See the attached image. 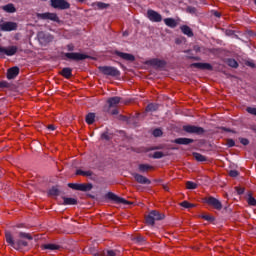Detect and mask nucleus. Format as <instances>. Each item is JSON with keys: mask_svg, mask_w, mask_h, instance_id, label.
<instances>
[{"mask_svg": "<svg viewBox=\"0 0 256 256\" xmlns=\"http://www.w3.org/2000/svg\"><path fill=\"white\" fill-rule=\"evenodd\" d=\"M5 239L6 243L10 245V247H13V249H16V251H21L23 247H28L29 242L28 241H33V236H31L30 233H25V232H19L18 233V238H13V234H11L10 231L5 232ZM27 239V240H25Z\"/></svg>", "mask_w": 256, "mask_h": 256, "instance_id": "1", "label": "nucleus"}, {"mask_svg": "<svg viewBox=\"0 0 256 256\" xmlns=\"http://www.w3.org/2000/svg\"><path fill=\"white\" fill-rule=\"evenodd\" d=\"M165 219V214H161L159 211L152 210L149 215L146 216L147 225H155V221H161Z\"/></svg>", "mask_w": 256, "mask_h": 256, "instance_id": "2", "label": "nucleus"}, {"mask_svg": "<svg viewBox=\"0 0 256 256\" xmlns=\"http://www.w3.org/2000/svg\"><path fill=\"white\" fill-rule=\"evenodd\" d=\"M98 70L102 75H107L109 77H119V75H121V72L113 66H99Z\"/></svg>", "mask_w": 256, "mask_h": 256, "instance_id": "3", "label": "nucleus"}, {"mask_svg": "<svg viewBox=\"0 0 256 256\" xmlns=\"http://www.w3.org/2000/svg\"><path fill=\"white\" fill-rule=\"evenodd\" d=\"M203 203L210 205V207H213L217 211H221V209H223V204L221 201L213 196L203 198Z\"/></svg>", "mask_w": 256, "mask_h": 256, "instance_id": "4", "label": "nucleus"}, {"mask_svg": "<svg viewBox=\"0 0 256 256\" xmlns=\"http://www.w3.org/2000/svg\"><path fill=\"white\" fill-rule=\"evenodd\" d=\"M37 19H42L43 21H55L56 23H61L59 16L55 13L45 12V13H36Z\"/></svg>", "mask_w": 256, "mask_h": 256, "instance_id": "5", "label": "nucleus"}, {"mask_svg": "<svg viewBox=\"0 0 256 256\" xmlns=\"http://www.w3.org/2000/svg\"><path fill=\"white\" fill-rule=\"evenodd\" d=\"M68 187L70 189H73L74 191H91L93 189V184L92 183H82V184H77V183H69Z\"/></svg>", "mask_w": 256, "mask_h": 256, "instance_id": "6", "label": "nucleus"}, {"mask_svg": "<svg viewBox=\"0 0 256 256\" xmlns=\"http://www.w3.org/2000/svg\"><path fill=\"white\" fill-rule=\"evenodd\" d=\"M50 3L53 9H60L61 11L71 8V4L67 0H50Z\"/></svg>", "mask_w": 256, "mask_h": 256, "instance_id": "7", "label": "nucleus"}, {"mask_svg": "<svg viewBox=\"0 0 256 256\" xmlns=\"http://www.w3.org/2000/svg\"><path fill=\"white\" fill-rule=\"evenodd\" d=\"M19 51V48L17 46H9L8 48L0 46V59H3L4 55H7L8 57H13Z\"/></svg>", "mask_w": 256, "mask_h": 256, "instance_id": "8", "label": "nucleus"}, {"mask_svg": "<svg viewBox=\"0 0 256 256\" xmlns=\"http://www.w3.org/2000/svg\"><path fill=\"white\" fill-rule=\"evenodd\" d=\"M183 131L194 135H203V133H205V129L203 127L195 125H185L183 126Z\"/></svg>", "mask_w": 256, "mask_h": 256, "instance_id": "9", "label": "nucleus"}, {"mask_svg": "<svg viewBox=\"0 0 256 256\" xmlns=\"http://www.w3.org/2000/svg\"><path fill=\"white\" fill-rule=\"evenodd\" d=\"M64 56L66 57V59H69L70 61H85V59H89L90 57L89 55L77 52L65 53Z\"/></svg>", "mask_w": 256, "mask_h": 256, "instance_id": "10", "label": "nucleus"}, {"mask_svg": "<svg viewBox=\"0 0 256 256\" xmlns=\"http://www.w3.org/2000/svg\"><path fill=\"white\" fill-rule=\"evenodd\" d=\"M106 197L107 199H110V201H115V203H122L123 205H133V202L127 201L126 199L117 196L113 192H108L106 194Z\"/></svg>", "mask_w": 256, "mask_h": 256, "instance_id": "11", "label": "nucleus"}, {"mask_svg": "<svg viewBox=\"0 0 256 256\" xmlns=\"http://www.w3.org/2000/svg\"><path fill=\"white\" fill-rule=\"evenodd\" d=\"M147 17L153 23H161L163 21V16H161V14H159L155 10H148L147 11Z\"/></svg>", "mask_w": 256, "mask_h": 256, "instance_id": "12", "label": "nucleus"}, {"mask_svg": "<svg viewBox=\"0 0 256 256\" xmlns=\"http://www.w3.org/2000/svg\"><path fill=\"white\" fill-rule=\"evenodd\" d=\"M146 65H151V67H154L155 69H163L165 65H167V62L164 60H160L158 58L150 59L146 62Z\"/></svg>", "mask_w": 256, "mask_h": 256, "instance_id": "13", "label": "nucleus"}, {"mask_svg": "<svg viewBox=\"0 0 256 256\" xmlns=\"http://www.w3.org/2000/svg\"><path fill=\"white\" fill-rule=\"evenodd\" d=\"M53 35L45 32L38 33V40L42 45H47L53 41Z\"/></svg>", "mask_w": 256, "mask_h": 256, "instance_id": "14", "label": "nucleus"}, {"mask_svg": "<svg viewBox=\"0 0 256 256\" xmlns=\"http://www.w3.org/2000/svg\"><path fill=\"white\" fill-rule=\"evenodd\" d=\"M132 177H134L135 181L140 185H151V180L139 173H132Z\"/></svg>", "mask_w": 256, "mask_h": 256, "instance_id": "15", "label": "nucleus"}, {"mask_svg": "<svg viewBox=\"0 0 256 256\" xmlns=\"http://www.w3.org/2000/svg\"><path fill=\"white\" fill-rule=\"evenodd\" d=\"M114 55H117V57H120V59H123L124 61H129L130 63H133L135 61V56L133 54L120 52L119 50L114 51Z\"/></svg>", "mask_w": 256, "mask_h": 256, "instance_id": "16", "label": "nucleus"}, {"mask_svg": "<svg viewBox=\"0 0 256 256\" xmlns=\"http://www.w3.org/2000/svg\"><path fill=\"white\" fill-rule=\"evenodd\" d=\"M17 22H4L0 25L1 31H17Z\"/></svg>", "mask_w": 256, "mask_h": 256, "instance_id": "17", "label": "nucleus"}, {"mask_svg": "<svg viewBox=\"0 0 256 256\" xmlns=\"http://www.w3.org/2000/svg\"><path fill=\"white\" fill-rule=\"evenodd\" d=\"M190 67L200 69L201 71H213V66L209 63H192Z\"/></svg>", "mask_w": 256, "mask_h": 256, "instance_id": "18", "label": "nucleus"}, {"mask_svg": "<svg viewBox=\"0 0 256 256\" xmlns=\"http://www.w3.org/2000/svg\"><path fill=\"white\" fill-rule=\"evenodd\" d=\"M108 106L106 108H115L119 103H121V97L115 96L107 100Z\"/></svg>", "mask_w": 256, "mask_h": 256, "instance_id": "19", "label": "nucleus"}, {"mask_svg": "<svg viewBox=\"0 0 256 256\" xmlns=\"http://www.w3.org/2000/svg\"><path fill=\"white\" fill-rule=\"evenodd\" d=\"M173 143H176V145H191V143H195V140L191 138H176Z\"/></svg>", "mask_w": 256, "mask_h": 256, "instance_id": "20", "label": "nucleus"}, {"mask_svg": "<svg viewBox=\"0 0 256 256\" xmlns=\"http://www.w3.org/2000/svg\"><path fill=\"white\" fill-rule=\"evenodd\" d=\"M17 75H19V67L14 66L7 70V79H9V80L15 79V77H17Z\"/></svg>", "mask_w": 256, "mask_h": 256, "instance_id": "21", "label": "nucleus"}, {"mask_svg": "<svg viewBox=\"0 0 256 256\" xmlns=\"http://www.w3.org/2000/svg\"><path fill=\"white\" fill-rule=\"evenodd\" d=\"M1 9L5 11V13H16L17 8H15V5L13 3H9L7 5L1 6Z\"/></svg>", "mask_w": 256, "mask_h": 256, "instance_id": "22", "label": "nucleus"}, {"mask_svg": "<svg viewBox=\"0 0 256 256\" xmlns=\"http://www.w3.org/2000/svg\"><path fill=\"white\" fill-rule=\"evenodd\" d=\"M41 249H42V251H45L47 249L49 251H57V250L61 249V246L56 245V244H43V245H41Z\"/></svg>", "mask_w": 256, "mask_h": 256, "instance_id": "23", "label": "nucleus"}, {"mask_svg": "<svg viewBox=\"0 0 256 256\" xmlns=\"http://www.w3.org/2000/svg\"><path fill=\"white\" fill-rule=\"evenodd\" d=\"M61 75L62 77H65V79H71V77L73 76V70L71 68H63L61 71Z\"/></svg>", "mask_w": 256, "mask_h": 256, "instance_id": "24", "label": "nucleus"}, {"mask_svg": "<svg viewBox=\"0 0 256 256\" xmlns=\"http://www.w3.org/2000/svg\"><path fill=\"white\" fill-rule=\"evenodd\" d=\"M48 195L49 197H59V195H61V190H59L57 186H54L48 191Z\"/></svg>", "mask_w": 256, "mask_h": 256, "instance_id": "25", "label": "nucleus"}, {"mask_svg": "<svg viewBox=\"0 0 256 256\" xmlns=\"http://www.w3.org/2000/svg\"><path fill=\"white\" fill-rule=\"evenodd\" d=\"M164 23L167 27H171V29H175V27H177V21L173 18H165Z\"/></svg>", "mask_w": 256, "mask_h": 256, "instance_id": "26", "label": "nucleus"}, {"mask_svg": "<svg viewBox=\"0 0 256 256\" xmlns=\"http://www.w3.org/2000/svg\"><path fill=\"white\" fill-rule=\"evenodd\" d=\"M180 29L184 35H187V37H193V30H191L189 26L183 25L180 27Z\"/></svg>", "mask_w": 256, "mask_h": 256, "instance_id": "27", "label": "nucleus"}, {"mask_svg": "<svg viewBox=\"0 0 256 256\" xmlns=\"http://www.w3.org/2000/svg\"><path fill=\"white\" fill-rule=\"evenodd\" d=\"M192 156L194 157V159H196V161H199L201 163L207 161V157H205L203 154H200L198 152H193Z\"/></svg>", "mask_w": 256, "mask_h": 256, "instance_id": "28", "label": "nucleus"}, {"mask_svg": "<svg viewBox=\"0 0 256 256\" xmlns=\"http://www.w3.org/2000/svg\"><path fill=\"white\" fill-rule=\"evenodd\" d=\"M138 169H139L140 173H147V171H151V169H153V166H151L149 164H140L138 166Z\"/></svg>", "mask_w": 256, "mask_h": 256, "instance_id": "29", "label": "nucleus"}, {"mask_svg": "<svg viewBox=\"0 0 256 256\" xmlns=\"http://www.w3.org/2000/svg\"><path fill=\"white\" fill-rule=\"evenodd\" d=\"M63 199V205H77V199L75 198H67V197H62Z\"/></svg>", "mask_w": 256, "mask_h": 256, "instance_id": "30", "label": "nucleus"}, {"mask_svg": "<svg viewBox=\"0 0 256 256\" xmlns=\"http://www.w3.org/2000/svg\"><path fill=\"white\" fill-rule=\"evenodd\" d=\"M76 175H82V177H92L93 171H91V170L83 171V170L79 169V170H76Z\"/></svg>", "mask_w": 256, "mask_h": 256, "instance_id": "31", "label": "nucleus"}, {"mask_svg": "<svg viewBox=\"0 0 256 256\" xmlns=\"http://www.w3.org/2000/svg\"><path fill=\"white\" fill-rule=\"evenodd\" d=\"M119 255V250H102V256H117Z\"/></svg>", "mask_w": 256, "mask_h": 256, "instance_id": "32", "label": "nucleus"}, {"mask_svg": "<svg viewBox=\"0 0 256 256\" xmlns=\"http://www.w3.org/2000/svg\"><path fill=\"white\" fill-rule=\"evenodd\" d=\"M86 123L88 125H93V123H95V113H88L86 115Z\"/></svg>", "mask_w": 256, "mask_h": 256, "instance_id": "33", "label": "nucleus"}, {"mask_svg": "<svg viewBox=\"0 0 256 256\" xmlns=\"http://www.w3.org/2000/svg\"><path fill=\"white\" fill-rule=\"evenodd\" d=\"M132 241H134L138 245H143L145 243V237H143L141 235H137V236L132 237Z\"/></svg>", "mask_w": 256, "mask_h": 256, "instance_id": "34", "label": "nucleus"}, {"mask_svg": "<svg viewBox=\"0 0 256 256\" xmlns=\"http://www.w3.org/2000/svg\"><path fill=\"white\" fill-rule=\"evenodd\" d=\"M226 63L229 67H232L233 69H237V67H239V63H237L233 58H228L226 60Z\"/></svg>", "mask_w": 256, "mask_h": 256, "instance_id": "35", "label": "nucleus"}, {"mask_svg": "<svg viewBox=\"0 0 256 256\" xmlns=\"http://www.w3.org/2000/svg\"><path fill=\"white\" fill-rule=\"evenodd\" d=\"M157 109H159V105L150 103L146 107V112L149 113V112L157 111Z\"/></svg>", "mask_w": 256, "mask_h": 256, "instance_id": "36", "label": "nucleus"}, {"mask_svg": "<svg viewBox=\"0 0 256 256\" xmlns=\"http://www.w3.org/2000/svg\"><path fill=\"white\" fill-rule=\"evenodd\" d=\"M107 113H110V115H119V110L117 107L114 108H104Z\"/></svg>", "mask_w": 256, "mask_h": 256, "instance_id": "37", "label": "nucleus"}, {"mask_svg": "<svg viewBox=\"0 0 256 256\" xmlns=\"http://www.w3.org/2000/svg\"><path fill=\"white\" fill-rule=\"evenodd\" d=\"M152 157L153 159H163V157H167V154L157 151V152H154Z\"/></svg>", "mask_w": 256, "mask_h": 256, "instance_id": "38", "label": "nucleus"}, {"mask_svg": "<svg viewBox=\"0 0 256 256\" xmlns=\"http://www.w3.org/2000/svg\"><path fill=\"white\" fill-rule=\"evenodd\" d=\"M181 207H184V209H193V207H195V204H191L187 201H183L181 202Z\"/></svg>", "mask_w": 256, "mask_h": 256, "instance_id": "39", "label": "nucleus"}, {"mask_svg": "<svg viewBox=\"0 0 256 256\" xmlns=\"http://www.w3.org/2000/svg\"><path fill=\"white\" fill-rule=\"evenodd\" d=\"M248 205H251L252 207H256V199L252 195H249L248 197Z\"/></svg>", "mask_w": 256, "mask_h": 256, "instance_id": "40", "label": "nucleus"}, {"mask_svg": "<svg viewBox=\"0 0 256 256\" xmlns=\"http://www.w3.org/2000/svg\"><path fill=\"white\" fill-rule=\"evenodd\" d=\"M186 189H197V183L192 181L186 182Z\"/></svg>", "mask_w": 256, "mask_h": 256, "instance_id": "41", "label": "nucleus"}, {"mask_svg": "<svg viewBox=\"0 0 256 256\" xmlns=\"http://www.w3.org/2000/svg\"><path fill=\"white\" fill-rule=\"evenodd\" d=\"M11 85L7 81H1L0 82V89H9Z\"/></svg>", "mask_w": 256, "mask_h": 256, "instance_id": "42", "label": "nucleus"}, {"mask_svg": "<svg viewBox=\"0 0 256 256\" xmlns=\"http://www.w3.org/2000/svg\"><path fill=\"white\" fill-rule=\"evenodd\" d=\"M89 252H90L91 255H93V256H102V251L97 252V250H95L94 247H93V248H90V249H89Z\"/></svg>", "mask_w": 256, "mask_h": 256, "instance_id": "43", "label": "nucleus"}, {"mask_svg": "<svg viewBox=\"0 0 256 256\" xmlns=\"http://www.w3.org/2000/svg\"><path fill=\"white\" fill-rule=\"evenodd\" d=\"M152 135H154L155 137H161L163 135V131L159 128L154 129Z\"/></svg>", "mask_w": 256, "mask_h": 256, "instance_id": "44", "label": "nucleus"}, {"mask_svg": "<svg viewBox=\"0 0 256 256\" xmlns=\"http://www.w3.org/2000/svg\"><path fill=\"white\" fill-rule=\"evenodd\" d=\"M98 9H107L109 7V4L104 3V2H98L96 3Z\"/></svg>", "mask_w": 256, "mask_h": 256, "instance_id": "45", "label": "nucleus"}, {"mask_svg": "<svg viewBox=\"0 0 256 256\" xmlns=\"http://www.w3.org/2000/svg\"><path fill=\"white\" fill-rule=\"evenodd\" d=\"M227 147H235V140L229 138L226 140Z\"/></svg>", "mask_w": 256, "mask_h": 256, "instance_id": "46", "label": "nucleus"}, {"mask_svg": "<svg viewBox=\"0 0 256 256\" xmlns=\"http://www.w3.org/2000/svg\"><path fill=\"white\" fill-rule=\"evenodd\" d=\"M187 13H197V8L193 7V6H188L186 9Z\"/></svg>", "mask_w": 256, "mask_h": 256, "instance_id": "47", "label": "nucleus"}, {"mask_svg": "<svg viewBox=\"0 0 256 256\" xmlns=\"http://www.w3.org/2000/svg\"><path fill=\"white\" fill-rule=\"evenodd\" d=\"M101 139H105V141H110L111 140V136H109L108 132H104L101 135Z\"/></svg>", "mask_w": 256, "mask_h": 256, "instance_id": "48", "label": "nucleus"}, {"mask_svg": "<svg viewBox=\"0 0 256 256\" xmlns=\"http://www.w3.org/2000/svg\"><path fill=\"white\" fill-rule=\"evenodd\" d=\"M246 111H247V113H250V115L256 116V108L248 107V108H246Z\"/></svg>", "mask_w": 256, "mask_h": 256, "instance_id": "49", "label": "nucleus"}, {"mask_svg": "<svg viewBox=\"0 0 256 256\" xmlns=\"http://www.w3.org/2000/svg\"><path fill=\"white\" fill-rule=\"evenodd\" d=\"M202 219H205V221H210V222L215 221V217L209 216V215H203Z\"/></svg>", "mask_w": 256, "mask_h": 256, "instance_id": "50", "label": "nucleus"}, {"mask_svg": "<svg viewBox=\"0 0 256 256\" xmlns=\"http://www.w3.org/2000/svg\"><path fill=\"white\" fill-rule=\"evenodd\" d=\"M230 177H239V171L237 170H230L229 171Z\"/></svg>", "mask_w": 256, "mask_h": 256, "instance_id": "51", "label": "nucleus"}, {"mask_svg": "<svg viewBox=\"0 0 256 256\" xmlns=\"http://www.w3.org/2000/svg\"><path fill=\"white\" fill-rule=\"evenodd\" d=\"M239 141L242 145H245V146L249 145V139L247 138H239Z\"/></svg>", "mask_w": 256, "mask_h": 256, "instance_id": "52", "label": "nucleus"}, {"mask_svg": "<svg viewBox=\"0 0 256 256\" xmlns=\"http://www.w3.org/2000/svg\"><path fill=\"white\" fill-rule=\"evenodd\" d=\"M119 120L126 121L127 123H131V120H129V118H127V116H124V115H120Z\"/></svg>", "mask_w": 256, "mask_h": 256, "instance_id": "53", "label": "nucleus"}, {"mask_svg": "<svg viewBox=\"0 0 256 256\" xmlns=\"http://www.w3.org/2000/svg\"><path fill=\"white\" fill-rule=\"evenodd\" d=\"M221 130L226 131V133H237L235 130H232L231 128L221 127Z\"/></svg>", "mask_w": 256, "mask_h": 256, "instance_id": "54", "label": "nucleus"}, {"mask_svg": "<svg viewBox=\"0 0 256 256\" xmlns=\"http://www.w3.org/2000/svg\"><path fill=\"white\" fill-rule=\"evenodd\" d=\"M236 191L238 195H243L245 193V188L236 187Z\"/></svg>", "mask_w": 256, "mask_h": 256, "instance_id": "55", "label": "nucleus"}, {"mask_svg": "<svg viewBox=\"0 0 256 256\" xmlns=\"http://www.w3.org/2000/svg\"><path fill=\"white\" fill-rule=\"evenodd\" d=\"M67 49L68 51H75V46L73 44H68Z\"/></svg>", "mask_w": 256, "mask_h": 256, "instance_id": "56", "label": "nucleus"}, {"mask_svg": "<svg viewBox=\"0 0 256 256\" xmlns=\"http://www.w3.org/2000/svg\"><path fill=\"white\" fill-rule=\"evenodd\" d=\"M187 59H193L194 61H201L200 57H195V56H187Z\"/></svg>", "mask_w": 256, "mask_h": 256, "instance_id": "57", "label": "nucleus"}, {"mask_svg": "<svg viewBox=\"0 0 256 256\" xmlns=\"http://www.w3.org/2000/svg\"><path fill=\"white\" fill-rule=\"evenodd\" d=\"M47 129H49V131H55V125L50 124L47 126Z\"/></svg>", "mask_w": 256, "mask_h": 256, "instance_id": "58", "label": "nucleus"}, {"mask_svg": "<svg viewBox=\"0 0 256 256\" xmlns=\"http://www.w3.org/2000/svg\"><path fill=\"white\" fill-rule=\"evenodd\" d=\"M153 150H159V149H163V146H156L154 148H152Z\"/></svg>", "mask_w": 256, "mask_h": 256, "instance_id": "59", "label": "nucleus"}, {"mask_svg": "<svg viewBox=\"0 0 256 256\" xmlns=\"http://www.w3.org/2000/svg\"><path fill=\"white\" fill-rule=\"evenodd\" d=\"M163 189H164V191H169V186L163 185Z\"/></svg>", "mask_w": 256, "mask_h": 256, "instance_id": "60", "label": "nucleus"}, {"mask_svg": "<svg viewBox=\"0 0 256 256\" xmlns=\"http://www.w3.org/2000/svg\"><path fill=\"white\" fill-rule=\"evenodd\" d=\"M248 66L253 68V67H255V63L248 62Z\"/></svg>", "mask_w": 256, "mask_h": 256, "instance_id": "61", "label": "nucleus"}, {"mask_svg": "<svg viewBox=\"0 0 256 256\" xmlns=\"http://www.w3.org/2000/svg\"><path fill=\"white\" fill-rule=\"evenodd\" d=\"M214 16H215V17H221V13L215 12V13H214Z\"/></svg>", "mask_w": 256, "mask_h": 256, "instance_id": "62", "label": "nucleus"}, {"mask_svg": "<svg viewBox=\"0 0 256 256\" xmlns=\"http://www.w3.org/2000/svg\"><path fill=\"white\" fill-rule=\"evenodd\" d=\"M78 3H85V0H76Z\"/></svg>", "mask_w": 256, "mask_h": 256, "instance_id": "63", "label": "nucleus"}, {"mask_svg": "<svg viewBox=\"0 0 256 256\" xmlns=\"http://www.w3.org/2000/svg\"><path fill=\"white\" fill-rule=\"evenodd\" d=\"M194 50H195V51H199V47L195 46V47H194Z\"/></svg>", "mask_w": 256, "mask_h": 256, "instance_id": "64", "label": "nucleus"}]
</instances>
